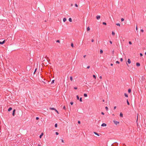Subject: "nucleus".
<instances>
[{
  "instance_id": "nucleus-55",
  "label": "nucleus",
  "mask_w": 146,
  "mask_h": 146,
  "mask_svg": "<svg viewBox=\"0 0 146 146\" xmlns=\"http://www.w3.org/2000/svg\"><path fill=\"white\" fill-rule=\"evenodd\" d=\"M61 141L62 142L64 143V141L63 139H62Z\"/></svg>"
},
{
  "instance_id": "nucleus-37",
  "label": "nucleus",
  "mask_w": 146,
  "mask_h": 146,
  "mask_svg": "<svg viewBox=\"0 0 146 146\" xmlns=\"http://www.w3.org/2000/svg\"><path fill=\"white\" fill-rule=\"evenodd\" d=\"M129 44H132V42L131 41H129Z\"/></svg>"
},
{
  "instance_id": "nucleus-52",
  "label": "nucleus",
  "mask_w": 146,
  "mask_h": 146,
  "mask_svg": "<svg viewBox=\"0 0 146 146\" xmlns=\"http://www.w3.org/2000/svg\"><path fill=\"white\" fill-rule=\"evenodd\" d=\"M145 79V78L144 77H143V76H142V80H144Z\"/></svg>"
},
{
  "instance_id": "nucleus-18",
  "label": "nucleus",
  "mask_w": 146,
  "mask_h": 146,
  "mask_svg": "<svg viewBox=\"0 0 146 146\" xmlns=\"http://www.w3.org/2000/svg\"><path fill=\"white\" fill-rule=\"evenodd\" d=\"M100 54H102L103 52V51L102 49H101L100 51Z\"/></svg>"
},
{
  "instance_id": "nucleus-36",
  "label": "nucleus",
  "mask_w": 146,
  "mask_h": 146,
  "mask_svg": "<svg viewBox=\"0 0 146 146\" xmlns=\"http://www.w3.org/2000/svg\"><path fill=\"white\" fill-rule=\"evenodd\" d=\"M55 133H56V135H58L59 134L58 133V132H56Z\"/></svg>"
},
{
  "instance_id": "nucleus-47",
  "label": "nucleus",
  "mask_w": 146,
  "mask_h": 146,
  "mask_svg": "<svg viewBox=\"0 0 146 146\" xmlns=\"http://www.w3.org/2000/svg\"><path fill=\"white\" fill-rule=\"evenodd\" d=\"M74 88L75 89V90H76V89H77V87H74Z\"/></svg>"
},
{
  "instance_id": "nucleus-49",
  "label": "nucleus",
  "mask_w": 146,
  "mask_h": 146,
  "mask_svg": "<svg viewBox=\"0 0 146 146\" xmlns=\"http://www.w3.org/2000/svg\"><path fill=\"white\" fill-rule=\"evenodd\" d=\"M138 119V114H137V120H136L137 122V121Z\"/></svg>"
},
{
  "instance_id": "nucleus-15",
  "label": "nucleus",
  "mask_w": 146,
  "mask_h": 146,
  "mask_svg": "<svg viewBox=\"0 0 146 146\" xmlns=\"http://www.w3.org/2000/svg\"><path fill=\"white\" fill-rule=\"evenodd\" d=\"M43 133H42L41 135H40L39 137L41 138L42 137V136L43 135Z\"/></svg>"
},
{
  "instance_id": "nucleus-33",
  "label": "nucleus",
  "mask_w": 146,
  "mask_h": 146,
  "mask_svg": "<svg viewBox=\"0 0 146 146\" xmlns=\"http://www.w3.org/2000/svg\"><path fill=\"white\" fill-rule=\"evenodd\" d=\"M71 46L72 47H73V46H74V45H73V43H72L71 44Z\"/></svg>"
},
{
  "instance_id": "nucleus-62",
  "label": "nucleus",
  "mask_w": 146,
  "mask_h": 146,
  "mask_svg": "<svg viewBox=\"0 0 146 146\" xmlns=\"http://www.w3.org/2000/svg\"><path fill=\"white\" fill-rule=\"evenodd\" d=\"M73 5L72 4H71V6H72Z\"/></svg>"
},
{
  "instance_id": "nucleus-59",
  "label": "nucleus",
  "mask_w": 146,
  "mask_h": 146,
  "mask_svg": "<svg viewBox=\"0 0 146 146\" xmlns=\"http://www.w3.org/2000/svg\"><path fill=\"white\" fill-rule=\"evenodd\" d=\"M113 64L111 63V64L110 65L111 66H113Z\"/></svg>"
},
{
  "instance_id": "nucleus-46",
  "label": "nucleus",
  "mask_w": 146,
  "mask_h": 146,
  "mask_svg": "<svg viewBox=\"0 0 146 146\" xmlns=\"http://www.w3.org/2000/svg\"><path fill=\"white\" fill-rule=\"evenodd\" d=\"M90 68V66H89L87 67V68L88 69V68Z\"/></svg>"
},
{
  "instance_id": "nucleus-64",
  "label": "nucleus",
  "mask_w": 146,
  "mask_h": 146,
  "mask_svg": "<svg viewBox=\"0 0 146 146\" xmlns=\"http://www.w3.org/2000/svg\"><path fill=\"white\" fill-rule=\"evenodd\" d=\"M145 54L146 55V52H145Z\"/></svg>"
},
{
  "instance_id": "nucleus-19",
  "label": "nucleus",
  "mask_w": 146,
  "mask_h": 146,
  "mask_svg": "<svg viewBox=\"0 0 146 146\" xmlns=\"http://www.w3.org/2000/svg\"><path fill=\"white\" fill-rule=\"evenodd\" d=\"M124 95H125V96L126 97H128V95H127V94H126V93H125V94H124Z\"/></svg>"
},
{
  "instance_id": "nucleus-50",
  "label": "nucleus",
  "mask_w": 146,
  "mask_h": 146,
  "mask_svg": "<svg viewBox=\"0 0 146 146\" xmlns=\"http://www.w3.org/2000/svg\"><path fill=\"white\" fill-rule=\"evenodd\" d=\"M110 44H112V42L111 41V40H110Z\"/></svg>"
},
{
  "instance_id": "nucleus-4",
  "label": "nucleus",
  "mask_w": 146,
  "mask_h": 146,
  "mask_svg": "<svg viewBox=\"0 0 146 146\" xmlns=\"http://www.w3.org/2000/svg\"><path fill=\"white\" fill-rule=\"evenodd\" d=\"M96 17L97 20H99L100 18V15H97Z\"/></svg>"
},
{
  "instance_id": "nucleus-11",
  "label": "nucleus",
  "mask_w": 146,
  "mask_h": 146,
  "mask_svg": "<svg viewBox=\"0 0 146 146\" xmlns=\"http://www.w3.org/2000/svg\"><path fill=\"white\" fill-rule=\"evenodd\" d=\"M50 109L52 110H54L55 109L54 108H50Z\"/></svg>"
},
{
  "instance_id": "nucleus-34",
  "label": "nucleus",
  "mask_w": 146,
  "mask_h": 146,
  "mask_svg": "<svg viewBox=\"0 0 146 146\" xmlns=\"http://www.w3.org/2000/svg\"><path fill=\"white\" fill-rule=\"evenodd\" d=\"M121 21L122 22L123 21H124V19L123 18H121Z\"/></svg>"
},
{
  "instance_id": "nucleus-6",
  "label": "nucleus",
  "mask_w": 146,
  "mask_h": 146,
  "mask_svg": "<svg viewBox=\"0 0 146 146\" xmlns=\"http://www.w3.org/2000/svg\"><path fill=\"white\" fill-rule=\"evenodd\" d=\"M120 117H123V114L122 113H120L119 115Z\"/></svg>"
},
{
  "instance_id": "nucleus-35",
  "label": "nucleus",
  "mask_w": 146,
  "mask_h": 146,
  "mask_svg": "<svg viewBox=\"0 0 146 146\" xmlns=\"http://www.w3.org/2000/svg\"><path fill=\"white\" fill-rule=\"evenodd\" d=\"M63 109H64L65 110H66V107L65 106H64V107H63Z\"/></svg>"
},
{
  "instance_id": "nucleus-25",
  "label": "nucleus",
  "mask_w": 146,
  "mask_h": 146,
  "mask_svg": "<svg viewBox=\"0 0 146 146\" xmlns=\"http://www.w3.org/2000/svg\"><path fill=\"white\" fill-rule=\"evenodd\" d=\"M54 80H52V82H51V83L52 84L54 83Z\"/></svg>"
},
{
  "instance_id": "nucleus-38",
  "label": "nucleus",
  "mask_w": 146,
  "mask_h": 146,
  "mask_svg": "<svg viewBox=\"0 0 146 146\" xmlns=\"http://www.w3.org/2000/svg\"><path fill=\"white\" fill-rule=\"evenodd\" d=\"M143 29H141V31L142 32H143Z\"/></svg>"
},
{
  "instance_id": "nucleus-57",
  "label": "nucleus",
  "mask_w": 146,
  "mask_h": 146,
  "mask_svg": "<svg viewBox=\"0 0 146 146\" xmlns=\"http://www.w3.org/2000/svg\"><path fill=\"white\" fill-rule=\"evenodd\" d=\"M136 30H137V25H136Z\"/></svg>"
},
{
  "instance_id": "nucleus-14",
  "label": "nucleus",
  "mask_w": 146,
  "mask_h": 146,
  "mask_svg": "<svg viewBox=\"0 0 146 146\" xmlns=\"http://www.w3.org/2000/svg\"><path fill=\"white\" fill-rule=\"evenodd\" d=\"M94 134L97 135L98 136H99V134L97 133L96 132H94Z\"/></svg>"
},
{
  "instance_id": "nucleus-32",
  "label": "nucleus",
  "mask_w": 146,
  "mask_h": 146,
  "mask_svg": "<svg viewBox=\"0 0 146 146\" xmlns=\"http://www.w3.org/2000/svg\"><path fill=\"white\" fill-rule=\"evenodd\" d=\"M70 104H71V105H72L73 104V102H70Z\"/></svg>"
},
{
  "instance_id": "nucleus-10",
  "label": "nucleus",
  "mask_w": 146,
  "mask_h": 146,
  "mask_svg": "<svg viewBox=\"0 0 146 146\" xmlns=\"http://www.w3.org/2000/svg\"><path fill=\"white\" fill-rule=\"evenodd\" d=\"M66 20V18H64L63 19V21L64 22H65Z\"/></svg>"
},
{
  "instance_id": "nucleus-3",
  "label": "nucleus",
  "mask_w": 146,
  "mask_h": 146,
  "mask_svg": "<svg viewBox=\"0 0 146 146\" xmlns=\"http://www.w3.org/2000/svg\"><path fill=\"white\" fill-rule=\"evenodd\" d=\"M5 42V40H4L2 42L0 41V44H4Z\"/></svg>"
},
{
  "instance_id": "nucleus-40",
  "label": "nucleus",
  "mask_w": 146,
  "mask_h": 146,
  "mask_svg": "<svg viewBox=\"0 0 146 146\" xmlns=\"http://www.w3.org/2000/svg\"><path fill=\"white\" fill-rule=\"evenodd\" d=\"M75 7H78V5L76 3L75 4Z\"/></svg>"
},
{
  "instance_id": "nucleus-29",
  "label": "nucleus",
  "mask_w": 146,
  "mask_h": 146,
  "mask_svg": "<svg viewBox=\"0 0 146 146\" xmlns=\"http://www.w3.org/2000/svg\"><path fill=\"white\" fill-rule=\"evenodd\" d=\"M80 102H82V98H80Z\"/></svg>"
},
{
  "instance_id": "nucleus-8",
  "label": "nucleus",
  "mask_w": 146,
  "mask_h": 146,
  "mask_svg": "<svg viewBox=\"0 0 146 146\" xmlns=\"http://www.w3.org/2000/svg\"><path fill=\"white\" fill-rule=\"evenodd\" d=\"M12 108L11 107H10L9 109H8V111H10L11 110H12Z\"/></svg>"
},
{
  "instance_id": "nucleus-58",
  "label": "nucleus",
  "mask_w": 146,
  "mask_h": 146,
  "mask_svg": "<svg viewBox=\"0 0 146 146\" xmlns=\"http://www.w3.org/2000/svg\"><path fill=\"white\" fill-rule=\"evenodd\" d=\"M99 78L100 79H102V77L101 76H100Z\"/></svg>"
},
{
  "instance_id": "nucleus-42",
  "label": "nucleus",
  "mask_w": 146,
  "mask_h": 146,
  "mask_svg": "<svg viewBox=\"0 0 146 146\" xmlns=\"http://www.w3.org/2000/svg\"><path fill=\"white\" fill-rule=\"evenodd\" d=\"M78 123L79 124H80V121H78Z\"/></svg>"
},
{
  "instance_id": "nucleus-53",
  "label": "nucleus",
  "mask_w": 146,
  "mask_h": 146,
  "mask_svg": "<svg viewBox=\"0 0 146 146\" xmlns=\"http://www.w3.org/2000/svg\"><path fill=\"white\" fill-rule=\"evenodd\" d=\"M36 70H37V69L36 68L35 70V72H34V74H35V72H36Z\"/></svg>"
},
{
  "instance_id": "nucleus-28",
  "label": "nucleus",
  "mask_w": 146,
  "mask_h": 146,
  "mask_svg": "<svg viewBox=\"0 0 146 146\" xmlns=\"http://www.w3.org/2000/svg\"><path fill=\"white\" fill-rule=\"evenodd\" d=\"M105 108L107 111H108V108L107 107H105Z\"/></svg>"
},
{
  "instance_id": "nucleus-22",
  "label": "nucleus",
  "mask_w": 146,
  "mask_h": 146,
  "mask_svg": "<svg viewBox=\"0 0 146 146\" xmlns=\"http://www.w3.org/2000/svg\"><path fill=\"white\" fill-rule=\"evenodd\" d=\"M112 35H115V33L114 32L112 31Z\"/></svg>"
},
{
  "instance_id": "nucleus-20",
  "label": "nucleus",
  "mask_w": 146,
  "mask_h": 146,
  "mask_svg": "<svg viewBox=\"0 0 146 146\" xmlns=\"http://www.w3.org/2000/svg\"><path fill=\"white\" fill-rule=\"evenodd\" d=\"M87 31H90V28H89V27H88L87 28Z\"/></svg>"
},
{
  "instance_id": "nucleus-16",
  "label": "nucleus",
  "mask_w": 146,
  "mask_h": 146,
  "mask_svg": "<svg viewBox=\"0 0 146 146\" xmlns=\"http://www.w3.org/2000/svg\"><path fill=\"white\" fill-rule=\"evenodd\" d=\"M70 80L71 81H72V80H73V78H72V76H70Z\"/></svg>"
},
{
  "instance_id": "nucleus-60",
  "label": "nucleus",
  "mask_w": 146,
  "mask_h": 146,
  "mask_svg": "<svg viewBox=\"0 0 146 146\" xmlns=\"http://www.w3.org/2000/svg\"><path fill=\"white\" fill-rule=\"evenodd\" d=\"M102 101L103 102H104V101H105L104 100H102Z\"/></svg>"
},
{
  "instance_id": "nucleus-56",
  "label": "nucleus",
  "mask_w": 146,
  "mask_h": 146,
  "mask_svg": "<svg viewBox=\"0 0 146 146\" xmlns=\"http://www.w3.org/2000/svg\"><path fill=\"white\" fill-rule=\"evenodd\" d=\"M86 56V55H85L83 57L84 58H85Z\"/></svg>"
},
{
  "instance_id": "nucleus-41",
  "label": "nucleus",
  "mask_w": 146,
  "mask_h": 146,
  "mask_svg": "<svg viewBox=\"0 0 146 146\" xmlns=\"http://www.w3.org/2000/svg\"><path fill=\"white\" fill-rule=\"evenodd\" d=\"M39 119V117H36V120H38V119Z\"/></svg>"
},
{
  "instance_id": "nucleus-26",
  "label": "nucleus",
  "mask_w": 146,
  "mask_h": 146,
  "mask_svg": "<svg viewBox=\"0 0 146 146\" xmlns=\"http://www.w3.org/2000/svg\"><path fill=\"white\" fill-rule=\"evenodd\" d=\"M116 25L117 26H120V24L119 23H116Z\"/></svg>"
},
{
  "instance_id": "nucleus-2",
  "label": "nucleus",
  "mask_w": 146,
  "mask_h": 146,
  "mask_svg": "<svg viewBox=\"0 0 146 146\" xmlns=\"http://www.w3.org/2000/svg\"><path fill=\"white\" fill-rule=\"evenodd\" d=\"M113 122L116 125L119 124V122L118 121H117L115 120H113Z\"/></svg>"
},
{
  "instance_id": "nucleus-44",
  "label": "nucleus",
  "mask_w": 146,
  "mask_h": 146,
  "mask_svg": "<svg viewBox=\"0 0 146 146\" xmlns=\"http://www.w3.org/2000/svg\"><path fill=\"white\" fill-rule=\"evenodd\" d=\"M55 111H56L57 113H58V111L55 109Z\"/></svg>"
},
{
  "instance_id": "nucleus-21",
  "label": "nucleus",
  "mask_w": 146,
  "mask_h": 146,
  "mask_svg": "<svg viewBox=\"0 0 146 146\" xmlns=\"http://www.w3.org/2000/svg\"><path fill=\"white\" fill-rule=\"evenodd\" d=\"M93 76L94 78L95 79H96V76L95 75H93Z\"/></svg>"
},
{
  "instance_id": "nucleus-51",
  "label": "nucleus",
  "mask_w": 146,
  "mask_h": 146,
  "mask_svg": "<svg viewBox=\"0 0 146 146\" xmlns=\"http://www.w3.org/2000/svg\"><path fill=\"white\" fill-rule=\"evenodd\" d=\"M116 108V106H115L114 107V110H115Z\"/></svg>"
},
{
  "instance_id": "nucleus-23",
  "label": "nucleus",
  "mask_w": 146,
  "mask_h": 146,
  "mask_svg": "<svg viewBox=\"0 0 146 146\" xmlns=\"http://www.w3.org/2000/svg\"><path fill=\"white\" fill-rule=\"evenodd\" d=\"M127 104L128 105H129V102L128 101V100H127Z\"/></svg>"
},
{
  "instance_id": "nucleus-43",
  "label": "nucleus",
  "mask_w": 146,
  "mask_h": 146,
  "mask_svg": "<svg viewBox=\"0 0 146 146\" xmlns=\"http://www.w3.org/2000/svg\"><path fill=\"white\" fill-rule=\"evenodd\" d=\"M140 55L141 56H143V54L141 53H140Z\"/></svg>"
},
{
  "instance_id": "nucleus-24",
  "label": "nucleus",
  "mask_w": 146,
  "mask_h": 146,
  "mask_svg": "<svg viewBox=\"0 0 146 146\" xmlns=\"http://www.w3.org/2000/svg\"><path fill=\"white\" fill-rule=\"evenodd\" d=\"M76 98H77V99L78 100L79 99V96L78 95L76 96Z\"/></svg>"
},
{
  "instance_id": "nucleus-27",
  "label": "nucleus",
  "mask_w": 146,
  "mask_h": 146,
  "mask_svg": "<svg viewBox=\"0 0 146 146\" xmlns=\"http://www.w3.org/2000/svg\"><path fill=\"white\" fill-rule=\"evenodd\" d=\"M103 24L104 25H106V23L105 22H103Z\"/></svg>"
},
{
  "instance_id": "nucleus-17",
  "label": "nucleus",
  "mask_w": 146,
  "mask_h": 146,
  "mask_svg": "<svg viewBox=\"0 0 146 146\" xmlns=\"http://www.w3.org/2000/svg\"><path fill=\"white\" fill-rule=\"evenodd\" d=\"M128 92L129 93H130L131 92V90L130 89H129L128 90Z\"/></svg>"
},
{
  "instance_id": "nucleus-45",
  "label": "nucleus",
  "mask_w": 146,
  "mask_h": 146,
  "mask_svg": "<svg viewBox=\"0 0 146 146\" xmlns=\"http://www.w3.org/2000/svg\"><path fill=\"white\" fill-rule=\"evenodd\" d=\"M101 114L103 115H104V113L103 112H101Z\"/></svg>"
},
{
  "instance_id": "nucleus-31",
  "label": "nucleus",
  "mask_w": 146,
  "mask_h": 146,
  "mask_svg": "<svg viewBox=\"0 0 146 146\" xmlns=\"http://www.w3.org/2000/svg\"><path fill=\"white\" fill-rule=\"evenodd\" d=\"M57 127V123H56L55 125V127Z\"/></svg>"
},
{
  "instance_id": "nucleus-48",
  "label": "nucleus",
  "mask_w": 146,
  "mask_h": 146,
  "mask_svg": "<svg viewBox=\"0 0 146 146\" xmlns=\"http://www.w3.org/2000/svg\"><path fill=\"white\" fill-rule=\"evenodd\" d=\"M60 42V41L59 40H58L56 41V42Z\"/></svg>"
},
{
  "instance_id": "nucleus-54",
  "label": "nucleus",
  "mask_w": 146,
  "mask_h": 146,
  "mask_svg": "<svg viewBox=\"0 0 146 146\" xmlns=\"http://www.w3.org/2000/svg\"><path fill=\"white\" fill-rule=\"evenodd\" d=\"M91 41L92 42H93L94 41V40L93 39H92L91 40Z\"/></svg>"
},
{
  "instance_id": "nucleus-5",
  "label": "nucleus",
  "mask_w": 146,
  "mask_h": 146,
  "mask_svg": "<svg viewBox=\"0 0 146 146\" xmlns=\"http://www.w3.org/2000/svg\"><path fill=\"white\" fill-rule=\"evenodd\" d=\"M106 126V124L105 123H103L102 125L101 126L102 127H105Z\"/></svg>"
},
{
  "instance_id": "nucleus-7",
  "label": "nucleus",
  "mask_w": 146,
  "mask_h": 146,
  "mask_svg": "<svg viewBox=\"0 0 146 146\" xmlns=\"http://www.w3.org/2000/svg\"><path fill=\"white\" fill-rule=\"evenodd\" d=\"M131 60L129 59H128L127 60V62L128 64H129L131 63Z\"/></svg>"
},
{
  "instance_id": "nucleus-61",
  "label": "nucleus",
  "mask_w": 146,
  "mask_h": 146,
  "mask_svg": "<svg viewBox=\"0 0 146 146\" xmlns=\"http://www.w3.org/2000/svg\"><path fill=\"white\" fill-rule=\"evenodd\" d=\"M38 146H41V145H38Z\"/></svg>"
},
{
  "instance_id": "nucleus-13",
  "label": "nucleus",
  "mask_w": 146,
  "mask_h": 146,
  "mask_svg": "<svg viewBox=\"0 0 146 146\" xmlns=\"http://www.w3.org/2000/svg\"><path fill=\"white\" fill-rule=\"evenodd\" d=\"M84 97H87V95L86 94H85V93L84 94Z\"/></svg>"
},
{
  "instance_id": "nucleus-9",
  "label": "nucleus",
  "mask_w": 146,
  "mask_h": 146,
  "mask_svg": "<svg viewBox=\"0 0 146 146\" xmlns=\"http://www.w3.org/2000/svg\"><path fill=\"white\" fill-rule=\"evenodd\" d=\"M136 66H140V64L139 63V62H137L136 63Z\"/></svg>"
},
{
  "instance_id": "nucleus-39",
  "label": "nucleus",
  "mask_w": 146,
  "mask_h": 146,
  "mask_svg": "<svg viewBox=\"0 0 146 146\" xmlns=\"http://www.w3.org/2000/svg\"><path fill=\"white\" fill-rule=\"evenodd\" d=\"M120 61H121V62H122L123 61V59L122 58H120Z\"/></svg>"
},
{
  "instance_id": "nucleus-63",
  "label": "nucleus",
  "mask_w": 146,
  "mask_h": 146,
  "mask_svg": "<svg viewBox=\"0 0 146 146\" xmlns=\"http://www.w3.org/2000/svg\"><path fill=\"white\" fill-rule=\"evenodd\" d=\"M46 20H45V22H46Z\"/></svg>"
},
{
  "instance_id": "nucleus-1",
  "label": "nucleus",
  "mask_w": 146,
  "mask_h": 146,
  "mask_svg": "<svg viewBox=\"0 0 146 146\" xmlns=\"http://www.w3.org/2000/svg\"><path fill=\"white\" fill-rule=\"evenodd\" d=\"M16 111V110L15 109H14L13 110L12 115L13 116H14L15 115V113Z\"/></svg>"
},
{
  "instance_id": "nucleus-12",
  "label": "nucleus",
  "mask_w": 146,
  "mask_h": 146,
  "mask_svg": "<svg viewBox=\"0 0 146 146\" xmlns=\"http://www.w3.org/2000/svg\"><path fill=\"white\" fill-rule=\"evenodd\" d=\"M69 21L70 22H72V19L70 18H69Z\"/></svg>"
},
{
  "instance_id": "nucleus-30",
  "label": "nucleus",
  "mask_w": 146,
  "mask_h": 146,
  "mask_svg": "<svg viewBox=\"0 0 146 146\" xmlns=\"http://www.w3.org/2000/svg\"><path fill=\"white\" fill-rule=\"evenodd\" d=\"M116 63H117V64H119V61H117L116 62Z\"/></svg>"
}]
</instances>
